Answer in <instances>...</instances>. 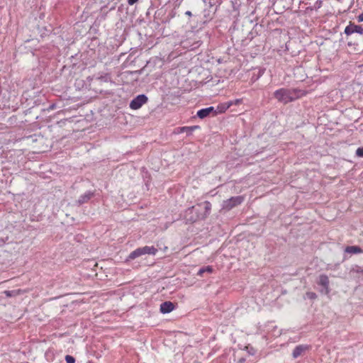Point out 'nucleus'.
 <instances>
[{"label":"nucleus","mask_w":363,"mask_h":363,"mask_svg":"<svg viewBox=\"0 0 363 363\" xmlns=\"http://www.w3.org/2000/svg\"><path fill=\"white\" fill-rule=\"evenodd\" d=\"M306 94V91L299 89L281 88L274 92V97L280 103L286 104Z\"/></svg>","instance_id":"f257e3e1"},{"label":"nucleus","mask_w":363,"mask_h":363,"mask_svg":"<svg viewBox=\"0 0 363 363\" xmlns=\"http://www.w3.org/2000/svg\"><path fill=\"white\" fill-rule=\"evenodd\" d=\"M157 252V249L154 246H144L142 247H138L131 252L128 257V259H135L137 257H139L143 255H155Z\"/></svg>","instance_id":"f03ea898"},{"label":"nucleus","mask_w":363,"mask_h":363,"mask_svg":"<svg viewBox=\"0 0 363 363\" xmlns=\"http://www.w3.org/2000/svg\"><path fill=\"white\" fill-rule=\"evenodd\" d=\"M244 199L245 198L242 196H232L230 199L223 201L222 209L230 211L233 208L240 205L244 201Z\"/></svg>","instance_id":"7ed1b4c3"},{"label":"nucleus","mask_w":363,"mask_h":363,"mask_svg":"<svg viewBox=\"0 0 363 363\" xmlns=\"http://www.w3.org/2000/svg\"><path fill=\"white\" fill-rule=\"evenodd\" d=\"M147 101L148 98L145 94H139L131 100L129 106L133 110H137L140 108Z\"/></svg>","instance_id":"20e7f679"},{"label":"nucleus","mask_w":363,"mask_h":363,"mask_svg":"<svg viewBox=\"0 0 363 363\" xmlns=\"http://www.w3.org/2000/svg\"><path fill=\"white\" fill-rule=\"evenodd\" d=\"M317 284L320 287L319 291L322 294L327 295L329 294V279L328 276L325 274L320 275Z\"/></svg>","instance_id":"39448f33"},{"label":"nucleus","mask_w":363,"mask_h":363,"mask_svg":"<svg viewBox=\"0 0 363 363\" xmlns=\"http://www.w3.org/2000/svg\"><path fill=\"white\" fill-rule=\"evenodd\" d=\"M310 349L311 346L308 345H298L294 349L292 352V357L294 359H297L301 356L305 355L306 352Z\"/></svg>","instance_id":"423d86ee"},{"label":"nucleus","mask_w":363,"mask_h":363,"mask_svg":"<svg viewBox=\"0 0 363 363\" xmlns=\"http://www.w3.org/2000/svg\"><path fill=\"white\" fill-rule=\"evenodd\" d=\"M185 218L190 223H194L199 218V211L194 206L189 208L185 211Z\"/></svg>","instance_id":"0eeeda50"},{"label":"nucleus","mask_w":363,"mask_h":363,"mask_svg":"<svg viewBox=\"0 0 363 363\" xmlns=\"http://www.w3.org/2000/svg\"><path fill=\"white\" fill-rule=\"evenodd\" d=\"M210 116H215V108L213 106L201 108L196 113V116L200 119H204Z\"/></svg>","instance_id":"6e6552de"},{"label":"nucleus","mask_w":363,"mask_h":363,"mask_svg":"<svg viewBox=\"0 0 363 363\" xmlns=\"http://www.w3.org/2000/svg\"><path fill=\"white\" fill-rule=\"evenodd\" d=\"M359 33L362 34L363 33V28L361 26L355 25L353 23H350L345 29V33L347 35H351L352 33Z\"/></svg>","instance_id":"1a4fd4ad"},{"label":"nucleus","mask_w":363,"mask_h":363,"mask_svg":"<svg viewBox=\"0 0 363 363\" xmlns=\"http://www.w3.org/2000/svg\"><path fill=\"white\" fill-rule=\"evenodd\" d=\"M95 192L91 191H87L84 194L81 195L78 200L77 201V203L79 206H81L84 203H87L91 198L94 196Z\"/></svg>","instance_id":"9d476101"},{"label":"nucleus","mask_w":363,"mask_h":363,"mask_svg":"<svg viewBox=\"0 0 363 363\" xmlns=\"http://www.w3.org/2000/svg\"><path fill=\"white\" fill-rule=\"evenodd\" d=\"M175 308V304L171 301H164L160 304V311L166 314L172 312Z\"/></svg>","instance_id":"9b49d317"},{"label":"nucleus","mask_w":363,"mask_h":363,"mask_svg":"<svg viewBox=\"0 0 363 363\" xmlns=\"http://www.w3.org/2000/svg\"><path fill=\"white\" fill-rule=\"evenodd\" d=\"M199 125H192V126H182L179 127L177 128L178 133H186L187 136H190L192 135L193 132L197 129H199Z\"/></svg>","instance_id":"f8f14e48"},{"label":"nucleus","mask_w":363,"mask_h":363,"mask_svg":"<svg viewBox=\"0 0 363 363\" xmlns=\"http://www.w3.org/2000/svg\"><path fill=\"white\" fill-rule=\"evenodd\" d=\"M231 106H232V103H228V102L219 104L217 106V108L215 109V116H217L218 113H224Z\"/></svg>","instance_id":"ddd939ff"},{"label":"nucleus","mask_w":363,"mask_h":363,"mask_svg":"<svg viewBox=\"0 0 363 363\" xmlns=\"http://www.w3.org/2000/svg\"><path fill=\"white\" fill-rule=\"evenodd\" d=\"M362 252V249L359 247L355 246V245L348 246L345 250V254H350V255L358 254V253H361Z\"/></svg>","instance_id":"4468645a"},{"label":"nucleus","mask_w":363,"mask_h":363,"mask_svg":"<svg viewBox=\"0 0 363 363\" xmlns=\"http://www.w3.org/2000/svg\"><path fill=\"white\" fill-rule=\"evenodd\" d=\"M350 274L352 277L363 274V268L357 265L352 266L350 270Z\"/></svg>","instance_id":"2eb2a0df"},{"label":"nucleus","mask_w":363,"mask_h":363,"mask_svg":"<svg viewBox=\"0 0 363 363\" xmlns=\"http://www.w3.org/2000/svg\"><path fill=\"white\" fill-rule=\"evenodd\" d=\"M3 293L5 294V296L7 298L15 297V296L22 294V290H21V289H14V290H11V291L6 290V291H4Z\"/></svg>","instance_id":"dca6fc26"},{"label":"nucleus","mask_w":363,"mask_h":363,"mask_svg":"<svg viewBox=\"0 0 363 363\" xmlns=\"http://www.w3.org/2000/svg\"><path fill=\"white\" fill-rule=\"evenodd\" d=\"M213 272V268L212 266H206V267H201V269H199L197 274L201 276L205 272L212 273Z\"/></svg>","instance_id":"f3484780"},{"label":"nucleus","mask_w":363,"mask_h":363,"mask_svg":"<svg viewBox=\"0 0 363 363\" xmlns=\"http://www.w3.org/2000/svg\"><path fill=\"white\" fill-rule=\"evenodd\" d=\"M203 206H204V210H205L204 215H205V217H206L207 216H208L210 214L212 206H211V203L208 201H204Z\"/></svg>","instance_id":"a211bd4d"},{"label":"nucleus","mask_w":363,"mask_h":363,"mask_svg":"<svg viewBox=\"0 0 363 363\" xmlns=\"http://www.w3.org/2000/svg\"><path fill=\"white\" fill-rule=\"evenodd\" d=\"M264 69H259L258 71H257V74H255V72L253 73L252 76V78H251V80L252 82H255L257 80L259 79V78L262 76V74H264Z\"/></svg>","instance_id":"6ab92c4d"},{"label":"nucleus","mask_w":363,"mask_h":363,"mask_svg":"<svg viewBox=\"0 0 363 363\" xmlns=\"http://www.w3.org/2000/svg\"><path fill=\"white\" fill-rule=\"evenodd\" d=\"M99 79L104 82H108L109 81H111V76L110 74H104V75H101Z\"/></svg>","instance_id":"aec40b11"},{"label":"nucleus","mask_w":363,"mask_h":363,"mask_svg":"<svg viewBox=\"0 0 363 363\" xmlns=\"http://www.w3.org/2000/svg\"><path fill=\"white\" fill-rule=\"evenodd\" d=\"M306 296L307 298L311 300H314L317 298V295L315 292L313 291H308L306 294Z\"/></svg>","instance_id":"412c9836"},{"label":"nucleus","mask_w":363,"mask_h":363,"mask_svg":"<svg viewBox=\"0 0 363 363\" xmlns=\"http://www.w3.org/2000/svg\"><path fill=\"white\" fill-rule=\"evenodd\" d=\"M65 359L67 363H75V358L73 356L67 354Z\"/></svg>","instance_id":"4be33fe9"},{"label":"nucleus","mask_w":363,"mask_h":363,"mask_svg":"<svg viewBox=\"0 0 363 363\" xmlns=\"http://www.w3.org/2000/svg\"><path fill=\"white\" fill-rule=\"evenodd\" d=\"M107 7H108V5H104V6H103L101 8V11H103V12H104L105 16H106V14L108 13V11H113V10H114V9H115V8H116V6H111V7L109 9V10H108V11H106L105 10H106V9Z\"/></svg>","instance_id":"5701e85b"},{"label":"nucleus","mask_w":363,"mask_h":363,"mask_svg":"<svg viewBox=\"0 0 363 363\" xmlns=\"http://www.w3.org/2000/svg\"><path fill=\"white\" fill-rule=\"evenodd\" d=\"M262 25L258 26V25L256 24L254 26V28H252V31L250 32V35H253L254 33L256 34H258V32H259L258 28H262ZM253 38V35H252L251 38Z\"/></svg>","instance_id":"b1692460"},{"label":"nucleus","mask_w":363,"mask_h":363,"mask_svg":"<svg viewBox=\"0 0 363 363\" xmlns=\"http://www.w3.org/2000/svg\"><path fill=\"white\" fill-rule=\"evenodd\" d=\"M228 103H232V106L233 105H239V104H240L242 102V99H237L235 100L230 101H228Z\"/></svg>","instance_id":"393cba45"},{"label":"nucleus","mask_w":363,"mask_h":363,"mask_svg":"<svg viewBox=\"0 0 363 363\" xmlns=\"http://www.w3.org/2000/svg\"><path fill=\"white\" fill-rule=\"evenodd\" d=\"M356 155L359 157H363V147H358L356 150Z\"/></svg>","instance_id":"a878e982"},{"label":"nucleus","mask_w":363,"mask_h":363,"mask_svg":"<svg viewBox=\"0 0 363 363\" xmlns=\"http://www.w3.org/2000/svg\"><path fill=\"white\" fill-rule=\"evenodd\" d=\"M142 72H143V69H138V70H135V71H129V72H127V73H129L130 74H132V75H139V74H140Z\"/></svg>","instance_id":"bb28decb"},{"label":"nucleus","mask_w":363,"mask_h":363,"mask_svg":"<svg viewBox=\"0 0 363 363\" xmlns=\"http://www.w3.org/2000/svg\"><path fill=\"white\" fill-rule=\"evenodd\" d=\"M322 5V1L320 0H316L314 5L313 6V8L314 9H319Z\"/></svg>","instance_id":"cd10ccee"},{"label":"nucleus","mask_w":363,"mask_h":363,"mask_svg":"<svg viewBox=\"0 0 363 363\" xmlns=\"http://www.w3.org/2000/svg\"><path fill=\"white\" fill-rule=\"evenodd\" d=\"M55 108H56V104H52L45 110H47L48 111H50L55 110Z\"/></svg>","instance_id":"c85d7f7f"},{"label":"nucleus","mask_w":363,"mask_h":363,"mask_svg":"<svg viewBox=\"0 0 363 363\" xmlns=\"http://www.w3.org/2000/svg\"><path fill=\"white\" fill-rule=\"evenodd\" d=\"M138 1V0H128V4L130 6H132V5L135 4Z\"/></svg>","instance_id":"c756f323"},{"label":"nucleus","mask_w":363,"mask_h":363,"mask_svg":"<svg viewBox=\"0 0 363 363\" xmlns=\"http://www.w3.org/2000/svg\"><path fill=\"white\" fill-rule=\"evenodd\" d=\"M357 21H358V22H362L363 21V13H362L361 14H359L357 16Z\"/></svg>","instance_id":"7c9ffc66"},{"label":"nucleus","mask_w":363,"mask_h":363,"mask_svg":"<svg viewBox=\"0 0 363 363\" xmlns=\"http://www.w3.org/2000/svg\"><path fill=\"white\" fill-rule=\"evenodd\" d=\"M185 14L186 16H191L192 15L191 12L190 11H187L185 12Z\"/></svg>","instance_id":"2f4dec72"},{"label":"nucleus","mask_w":363,"mask_h":363,"mask_svg":"<svg viewBox=\"0 0 363 363\" xmlns=\"http://www.w3.org/2000/svg\"><path fill=\"white\" fill-rule=\"evenodd\" d=\"M205 17H207L206 14H204ZM211 19V17L206 18V19L204 21V23H206L207 21H209Z\"/></svg>","instance_id":"473e14b6"},{"label":"nucleus","mask_w":363,"mask_h":363,"mask_svg":"<svg viewBox=\"0 0 363 363\" xmlns=\"http://www.w3.org/2000/svg\"><path fill=\"white\" fill-rule=\"evenodd\" d=\"M251 350H253V352H249L251 354H255V350L252 347H251Z\"/></svg>","instance_id":"72a5a7b5"},{"label":"nucleus","mask_w":363,"mask_h":363,"mask_svg":"<svg viewBox=\"0 0 363 363\" xmlns=\"http://www.w3.org/2000/svg\"><path fill=\"white\" fill-rule=\"evenodd\" d=\"M244 361H245V359H240L239 360V362H240V363H242Z\"/></svg>","instance_id":"f704fd0d"},{"label":"nucleus","mask_w":363,"mask_h":363,"mask_svg":"<svg viewBox=\"0 0 363 363\" xmlns=\"http://www.w3.org/2000/svg\"><path fill=\"white\" fill-rule=\"evenodd\" d=\"M176 1L180 4L183 1V0H177Z\"/></svg>","instance_id":"c9c22d12"}]
</instances>
